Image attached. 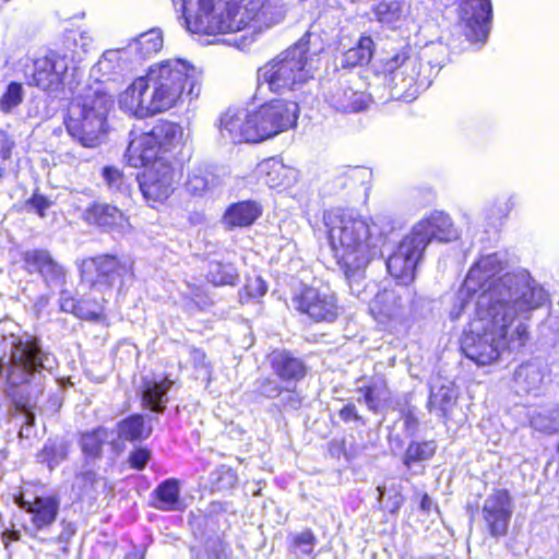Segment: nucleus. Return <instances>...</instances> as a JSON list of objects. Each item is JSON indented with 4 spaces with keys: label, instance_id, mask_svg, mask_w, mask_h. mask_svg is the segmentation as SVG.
Here are the masks:
<instances>
[{
    "label": "nucleus",
    "instance_id": "obj_1",
    "mask_svg": "<svg viewBox=\"0 0 559 559\" xmlns=\"http://www.w3.org/2000/svg\"><path fill=\"white\" fill-rule=\"evenodd\" d=\"M546 290L526 273L509 275L476 300L475 318L465 331L461 347L477 365L496 361L504 350H519L528 340L526 324L520 322L510 333L516 317L543 306Z\"/></svg>",
    "mask_w": 559,
    "mask_h": 559
},
{
    "label": "nucleus",
    "instance_id": "obj_2",
    "mask_svg": "<svg viewBox=\"0 0 559 559\" xmlns=\"http://www.w3.org/2000/svg\"><path fill=\"white\" fill-rule=\"evenodd\" d=\"M121 50H107L92 68V75L100 83L69 108L66 121L70 135L82 146L96 147L105 132L106 116L112 106L117 84L121 81Z\"/></svg>",
    "mask_w": 559,
    "mask_h": 559
},
{
    "label": "nucleus",
    "instance_id": "obj_3",
    "mask_svg": "<svg viewBox=\"0 0 559 559\" xmlns=\"http://www.w3.org/2000/svg\"><path fill=\"white\" fill-rule=\"evenodd\" d=\"M56 366V357L43 350L35 336L20 329L0 336V376L5 370V381L10 390L28 388L26 400L15 401L16 407L25 413L28 425L34 421L29 408L43 392L44 371L51 372Z\"/></svg>",
    "mask_w": 559,
    "mask_h": 559
},
{
    "label": "nucleus",
    "instance_id": "obj_4",
    "mask_svg": "<svg viewBox=\"0 0 559 559\" xmlns=\"http://www.w3.org/2000/svg\"><path fill=\"white\" fill-rule=\"evenodd\" d=\"M323 219L333 257L343 272L367 269L381 254L384 236L392 229L380 230V221L343 210L330 211Z\"/></svg>",
    "mask_w": 559,
    "mask_h": 559
},
{
    "label": "nucleus",
    "instance_id": "obj_5",
    "mask_svg": "<svg viewBox=\"0 0 559 559\" xmlns=\"http://www.w3.org/2000/svg\"><path fill=\"white\" fill-rule=\"evenodd\" d=\"M264 0H182L187 29L197 34L238 32L246 27L254 32L257 12Z\"/></svg>",
    "mask_w": 559,
    "mask_h": 559
},
{
    "label": "nucleus",
    "instance_id": "obj_6",
    "mask_svg": "<svg viewBox=\"0 0 559 559\" xmlns=\"http://www.w3.org/2000/svg\"><path fill=\"white\" fill-rule=\"evenodd\" d=\"M310 37L306 33L295 45L261 67L258 71L259 85H266L274 93H285L298 88L312 78Z\"/></svg>",
    "mask_w": 559,
    "mask_h": 559
},
{
    "label": "nucleus",
    "instance_id": "obj_7",
    "mask_svg": "<svg viewBox=\"0 0 559 559\" xmlns=\"http://www.w3.org/2000/svg\"><path fill=\"white\" fill-rule=\"evenodd\" d=\"M145 76L150 87L155 91V102L164 104L167 110L181 99L186 85L191 99L198 98L201 93L202 71L182 59L156 63Z\"/></svg>",
    "mask_w": 559,
    "mask_h": 559
},
{
    "label": "nucleus",
    "instance_id": "obj_8",
    "mask_svg": "<svg viewBox=\"0 0 559 559\" xmlns=\"http://www.w3.org/2000/svg\"><path fill=\"white\" fill-rule=\"evenodd\" d=\"M502 261L498 253H491L481 257L476 263L473 264L468 271L466 278L457 292V302L454 305L450 316L452 319H457L469 304V299L478 294L477 298L484 293L490 290L492 286L500 283L502 278L519 274L526 273L531 278V274L526 270H518L507 273L500 277L497 275L502 271Z\"/></svg>",
    "mask_w": 559,
    "mask_h": 559
},
{
    "label": "nucleus",
    "instance_id": "obj_9",
    "mask_svg": "<svg viewBox=\"0 0 559 559\" xmlns=\"http://www.w3.org/2000/svg\"><path fill=\"white\" fill-rule=\"evenodd\" d=\"M81 280L99 292L111 290L133 273L132 262L116 254H100L76 263Z\"/></svg>",
    "mask_w": 559,
    "mask_h": 559
},
{
    "label": "nucleus",
    "instance_id": "obj_10",
    "mask_svg": "<svg viewBox=\"0 0 559 559\" xmlns=\"http://www.w3.org/2000/svg\"><path fill=\"white\" fill-rule=\"evenodd\" d=\"M31 61L32 64H25L24 69L27 84L50 91L57 90L64 82L72 59L67 53L50 50Z\"/></svg>",
    "mask_w": 559,
    "mask_h": 559
},
{
    "label": "nucleus",
    "instance_id": "obj_11",
    "mask_svg": "<svg viewBox=\"0 0 559 559\" xmlns=\"http://www.w3.org/2000/svg\"><path fill=\"white\" fill-rule=\"evenodd\" d=\"M298 111L297 103L288 100H273L253 110L257 141L261 142L295 127Z\"/></svg>",
    "mask_w": 559,
    "mask_h": 559
},
{
    "label": "nucleus",
    "instance_id": "obj_12",
    "mask_svg": "<svg viewBox=\"0 0 559 559\" xmlns=\"http://www.w3.org/2000/svg\"><path fill=\"white\" fill-rule=\"evenodd\" d=\"M388 84L395 91L396 97L413 98L427 83L420 79V64L417 59L404 52L395 53L382 60Z\"/></svg>",
    "mask_w": 559,
    "mask_h": 559
},
{
    "label": "nucleus",
    "instance_id": "obj_13",
    "mask_svg": "<svg viewBox=\"0 0 559 559\" xmlns=\"http://www.w3.org/2000/svg\"><path fill=\"white\" fill-rule=\"evenodd\" d=\"M297 311L316 322H332L338 316L337 300L329 288L304 287L293 298Z\"/></svg>",
    "mask_w": 559,
    "mask_h": 559
},
{
    "label": "nucleus",
    "instance_id": "obj_14",
    "mask_svg": "<svg viewBox=\"0 0 559 559\" xmlns=\"http://www.w3.org/2000/svg\"><path fill=\"white\" fill-rule=\"evenodd\" d=\"M424 251L423 240H416L411 234L406 235L386 260L388 272L406 286L414 280L416 266Z\"/></svg>",
    "mask_w": 559,
    "mask_h": 559
},
{
    "label": "nucleus",
    "instance_id": "obj_15",
    "mask_svg": "<svg viewBox=\"0 0 559 559\" xmlns=\"http://www.w3.org/2000/svg\"><path fill=\"white\" fill-rule=\"evenodd\" d=\"M409 297V288L396 284L374 296L370 304V311L379 323L400 322L404 318Z\"/></svg>",
    "mask_w": 559,
    "mask_h": 559
},
{
    "label": "nucleus",
    "instance_id": "obj_16",
    "mask_svg": "<svg viewBox=\"0 0 559 559\" xmlns=\"http://www.w3.org/2000/svg\"><path fill=\"white\" fill-rule=\"evenodd\" d=\"M138 182L148 202H163L174 191L175 170L165 160L155 162L138 176Z\"/></svg>",
    "mask_w": 559,
    "mask_h": 559
},
{
    "label": "nucleus",
    "instance_id": "obj_17",
    "mask_svg": "<svg viewBox=\"0 0 559 559\" xmlns=\"http://www.w3.org/2000/svg\"><path fill=\"white\" fill-rule=\"evenodd\" d=\"M513 513L512 499L506 489H495L484 501L483 519L495 537L506 535Z\"/></svg>",
    "mask_w": 559,
    "mask_h": 559
},
{
    "label": "nucleus",
    "instance_id": "obj_18",
    "mask_svg": "<svg viewBox=\"0 0 559 559\" xmlns=\"http://www.w3.org/2000/svg\"><path fill=\"white\" fill-rule=\"evenodd\" d=\"M491 13L490 0H462L459 12L460 22L471 40L486 39Z\"/></svg>",
    "mask_w": 559,
    "mask_h": 559
},
{
    "label": "nucleus",
    "instance_id": "obj_19",
    "mask_svg": "<svg viewBox=\"0 0 559 559\" xmlns=\"http://www.w3.org/2000/svg\"><path fill=\"white\" fill-rule=\"evenodd\" d=\"M409 234L414 236L416 240H423V247L425 249L433 239L439 242H450L460 237V233L451 217L438 211L416 223Z\"/></svg>",
    "mask_w": 559,
    "mask_h": 559
},
{
    "label": "nucleus",
    "instance_id": "obj_20",
    "mask_svg": "<svg viewBox=\"0 0 559 559\" xmlns=\"http://www.w3.org/2000/svg\"><path fill=\"white\" fill-rule=\"evenodd\" d=\"M219 130L223 138H227L235 143L258 142L252 111L228 109L219 119Z\"/></svg>",
    "mask_w": 559,
    "mask_h": 559
},
{
    "label": "nucleus",
    "instance_id": "obj_21",
    "mask_svg": "<svg viewBox=\"0 0 559 559\" xmlns=\"http://www.w3.org/2000/svg\"><path fill=\"white\" fill-rule=\"evenodd\" d=\"M24 262L29 273H39L47 286L61 285L66 271L47 250H31L24 253Z\"/></svg>",
    "mask_w": 559,
    "mask_h": 559
},
{
    "label": "nucleus",
    "instance_id": "obj_22",
    "mask_svg": "<svg viewBox=\"0 0 559 559\" xmlns=\"http://www.w3.org/2000/svg\"><path fill=\"white\" fill-rule=\"evenodd\" d=\"M130 142L126 152V158L132 167H146L155 162L163 160L159 157L158 144L155 143L151 131L142 133H130Z\"/></svg>",
    "mask_w": 559,
    "mask_h": 559
},
{
    "label": "nucleus",
    "instance_id": "obj_23",
    "mask_svg": "<svg viewBox=\"0 0 559 559\" xmlns=\"http://www.w3.org/2000/svg\"><path fill=\"white\" fill-rule=\"evenodd\" d=\"M84 218L87 223L112 233L123 234L129 228L124 214L118 207L105 203H95L90 206L84 213Z\"/></svg>",
    "mask_w": 559,
    "mask_h": 559
},
{
    "label": "nucleus",
    "instance_id": "obj_24",
    "mask_svg": "<svg viewBox=\"0 0 559 559\" xmlns=\"http://www.w3.org/2000/svg\"><path fill=\"white\" fill-rule=\"evenodd\" d=\"M356 391L360 394L357 401L364 403L372 413H379L390 401V391L383 377L371 378Z\"/></svg>",
    "mask_w": 559,
    "mask_h": 559
},
{
    "label": "nucleus",
    "instance_id": "obj_25",
    "mask_svg": "<svg viewBox=\"0 0 559 559\" xmlns=\"http://www.w3.org/2000/svg\"><path fill=\"white\" fill-rule=\"evenodd\" d=\"M150 87L146 76H139L130 83L127 88L119 95L118 104L120 109H122L126 114L136 117L143 118L144 108H148L150 106L143 105V99L141 98L144 90ZM151 105V103L148 104Z\"/></svg>",
    "mask_w": 559,
    "mask_h": 559
},
{
    "label": "nucleus",
    "instance_id": "obj_26",
    "mask_svg": "<svg viewBox=\"0 0 559 559\" xmlns=\"http://www.w3.org/2000/svg\"><path fill=\"white\" fill-rule=\"evenodd\" d=\"M59 512V500L55 497H36L29 511L32 527L43 531L52 525Z\"/></svg>",
    "mask_w": 559,
    "mask_h": 559
},
{
    "label": "nucleus",
    "instance_id": "obj_27",
    "mask_svg": "<svg viewBox=\"0 0 559 559\" xmlns=\"http://www.w3.org/2000/svg\"><path fill=\"white\" fill-rule=\"evenodd\" d=\"M271 362L274 372L286 383L299 381L305 376L302 361L287 352H273Z\"/></svg>",
    "mask_w": 559,
    "mask_h": 559
},
{
    "label": "nucleus",
    "instance_id": "obj_28",
    "mask_svg": "<svg viewBox=\"0 0 559 559\" xmlns=\"http://www.w3.org/2000/svg\"><path fill=\"white\" fill-rule=\"evenodd\" d=\"M260 215L261 209L255 202L243 201L230 205L224 214L223 222L229 228L247 227Z\"/></svg>",
    "mask_w": 559,
    "mask_h": 559
},
{
    "label": "nucleus",
    "instance_id": "obj_29",
    "mask_svg": "<svg viewBox=\"0 0 559 559\" xmlns=\"http://www.w3.org/2000/svg\"><path fill=\"white\" fill-rule=\"evenodd\" d=\"M328 102L337 111L355 112L365 108V95L349 86H338L332 91Z\"/></svg>",
    "mask_w": 559,
    "mask_h": 559
},
{
    "label": "nucleus",
    "instance_id": "obj_30",
    "mask_svg": "<svg viewBox=\"0 0 559 559\" xmlns=\"http://www.w3.org/2000/svg\"><path fill=\"white\" fill-rule=\"evenodd\" d=\"M153 506L162 511H174L180 508V487L177 479L162 481L153 491Z\"/></svg>",
    "mask_w": 559,
    "mask_h": 559
},
{
    "label": "nucleus",
    "instance_id": "obj_31",
    "mask_svg": "<svg viewBox=\"0 0 559 559\" xmlns=\"http://www.w3.org/2000/svg\"><path fill=\"white\" fill-rule=\"evenodd\" d=\"M171 385V381L163 379L160 381H146L143 386V403L153 412L163 413L167 401L166 394Z\"/></svg>",
    "mask_w": 559,
    "mask_h": 559
},
{
    "label": "nucleus",
    "instance_id": "obj_32",
    "mask_svg": "<svg viewBox=\"0 0 559 559\" xmlns=\"http://www.w3.org/2000/svg\"><path fill=\"white\" fill-rule=\"evenodd\" d=\"M373 55V40L369 36H361L356 46L346 50L341 57L343 68H353L368 64Z\"/></svg>",
    "mask_w": 559,
    "mask_h": 559
},
{
    "label": "nucleus",
    "instance_id": "obj_33",
    "mask_svg": "<svg viewBox=\"0 0 559 559\" xmlns=\"http://www.w3.org/2000/svg\"><path fill=\"white\" fill-rule=\"evenodd\" d=\"M155 143L158 144L159 151H169L174 145L178 144L182 139V128L170 121H163L155 124L151 130Z\"/></svg>",
    "mask_w": 559,
    "mask_h": 559
},
{
    "label": "nucleus",
    "instance_id": "obj_34",
    "mask_svg": "<svg viewBox=\"0 0 559 559\" xmlns=\"http://www.w3.org/2000/svg\"><path fill=\"white\" fill-rule=\"evenodd\" d=\"M163 34L159 28H152L140 34L130 45L141 58H150L157 53L163 47Z\"/></svg>",
    "mask_w": 559,
    "mask_h": 559
},
{
    "label": "nucleus",
    "instance_id": "obj_35",
    "mask_svg": "<svg viewBox=\"0 0 559 559\" xmlns=\"http://www.w3.org/2000/svg\"><path fill=\"white\" fill-rule=\"evenodd\" d=\"M152 427L144 425L141 415H133L119 423L118 435L121 439L128 441H136L150 437Z\"/></svg>",
    "mask_w": 559,
    "mask_h": 559
},
{
    "label": "nucleus",
    "instance_id": "obj_36",
    "mask_svg": "<svg viewBox=\"0 0 559 559\" xmlns=\"http://www.w3.org/2000/svg\"><path fill=\"white\" fill-rule=\"evenodd\" d=\"M206 278L215 286L236 285L239 275L235 266L230 263L212 261L209 264Z\"/></svg>",
    "mask_w": 559,
    "mask_h": 559
},
{
    "label": "nucleus",
    "instance_id": "obj_37",
    "mask_svg": "<svg viewBox=\"0 0 559 559\" xmlns=\"http://www.w3.org/2000/svg\"><path fill=\"white\" fill-rule=\"evenodd\" d=\"M287 168L277 159L263 160L258 166V175L265 185L276 188L284 185Z\"/></svg>",
    "mask_w": 559,
    "mask_h": 559
},
{
    "label": "nucleus",
    "instance_id": "obj_38",
    "mask_svg": "<svg viewBox=\"0 0 559 559\" xmlns=\"http://www.w3.org/2000/svg\"><path fill=\"white\" fill-rule=\"evenodd\" d=\"M514 380L522 391L530 393L539 388L543 373L535 364H525L515 370Z\"/></svg>",
    "mask_w": 559,
    "mask_h": 559
},
{
    "label": "nucleus",
    "instance_id": "obj_39",
    "mask_svg": "<svg viewBox=\"0 0 559 559\" xmlns=\"http://www.w3.org/2000/svg\"><path fill=\"white\" fill-rule=\"evenodd\" d=\"M455 399L454 391L449 386L442 385L437 391L431 390L428 407L430 412L436 411L438 416L447 417L455 403Z\"/></svg>",
    "mask_w": 559,
    "mask_h": 559
},
{
    "label": "nucleus",
    "instance_id": "obj_40",
    "mask_svg": "<svg viewBox=\"0 0 559 559\" xmlns=\"http://www.w3.org/2000/svg\"><path fill=\"white\" fill-rule=\"evenodd\" d=\"M69 454V444L64 441H49L38 454V460L50 469L63 462Z\"/></svg>",
    "mask_w": 559,
    "mask_h": 559
},
{
    "label": "nucleus",
    "instance_id": "obj_41",
    "mask_svg": "<svg viewBox=\"0 0 559 559\" xmlns=\"http://www.w3.org/2000/svg\"><path fill=\"white\" fill-rule=\"evenodd\" d=\"M285 11L282 5H273L263 1L262 7L257 12L254 20V32L271 27L284 20Z\"/></svg>",
    "mask_w": 559,
    "mask_h": 559
},
{
    "label": "nucleus",
    "instance_id": "obj_42",
    "mask_svg": "<svg viewBox=\"0 0 559 559\" xmlns=\"http://www.w3.org/2000/svg\"><path fill=\"white\" fill-rule=\"evenodd\" d=\"M108 441V432L105 428L98 427L92 431H87L81 437L82 451L91 456L98 457L102 453L103 445Z\"/></svg>",
    "mask_w": 559,
    "mask_h": 559
},
{
    "label": "nucleus",
    "instance_id": "obj_43",
    "mask_svg": "<svg viewBox=\"0 0 559 559\" xmlns=\"http://www.w3.org/2000/svg\"><path fill=\"white\" fill-rule=\"evenodd\" d=\"M213 181L214 176L211 173L201 168H195L189 174L186 188L189 193L201 195L210 188V185Z\"/></svg>",
    "mask_w": 559,
    "mask_h": 559
},
{
    "label": "nucleus",
    "instance_id": "obj_44",
    "mask_svg": "<svg viewBox=\"0 0 559 559\" xmlns=\"http://www.w3.org/2000/svg\"><path fill=\"white\" fill-rule=\"evenodd\" d=\"M435 451L433 441L412 442L406 449L404 464L409 466L413 462L428 460L435 454Z\"/></svg>",
    "mask_w": 559,
    "mask_h": 559
},
{
    "label": "nucleus",
    "instance_id": "obj_45",
    "mask_svg": "<svg viewBox=\"0 0 559 559\" xmlns=\"http://www.w3.org/2000/svg\"><path fill=\"white\" fill-rule=\"evenodd\" d=\"M24 98V88L21 83L11 82L0 98V110L9 114L17 107Z\"/></svg>",
    "mask_w": 559,
    "mask_h": 559
},
{
    "label": "nucleus",
    "instance_id": "obj_46",
    "mask_svg": "<svg viewBox=\"0 0 559 559\" xmlns=\"http://www.w3.org/2000/svg\"><path fill=\"white\" fill-rule=\"evenodd\" d=\"M103 178L108 187L115 193H120L123 195L129 194V185L122 174L118 168L112 166H107L103 168Z\"/></svg>",
    "mask_w": 559,
    "mask_h": 559
},
{
    "label": "nucleus",
    "instance_id": "obj_47",
    "mask_svg": "<svg viewBox=\"0 0 559 559\" xmlns=\"http://www.w3.org/2000/svg\"><path fill=\"white\" fill-rule=\"evenodd\" d=\"M531 425L534 429L554 433L559 430V409H555L549 414L538 413L531 419Z\"/></svg>",
    "mask_w": 559,
    "mask_h": 559
},
{
    "label": "nucleus",
    "instance_id": "obj_48",
    "mask_svg": "<svg viewBox=\"0 0 559 559\" xmlns=\"http://www.w3.org/2000/svg\"><path fill=\"white\" fill-rule=\"evenodd\" d=\"M316 545L317 537L310 530H305L293 537V551L298 556H310Z\"/></svg>",
    "mask_w": 559,
    "mask_h": 559
},
{
    "label": "nucleus",
    "instance_id": "obj_49",
    "mask_svg": "<svg viewBox=\"0 0 559 559\" xmlns=\"http://www.w3.org/2000/svg\"><path fill=\"white\" fill-rule=\"evenodd\" d=\"M374 14L382 23H392L402 14V5L397 0L382 1L374 7Z\"/></svg>",
    "mask_w": 559,
    "mask_h": 559
},
{
    "label": "nucleus",
    "instance_id": "obj_50",
    "mask_svg": "<svg viewBox=\"0 0 559 559\" xmlns=\"http://www.w3.org/2000/svg\"><path fill=\"white\" fill-rule=\"evenodd\" d=\"M365 271L366 269H361L359 271L350 270L348 272H343L347 282L349 289L353 295L357 298H361L366 288L365 283Z\"/></svg>",
    "mask_w": 559,
    "mask_h": 559
},
{
    "label": "nucleus",
    "instance_id": "obj_51",
    "mask_svg": "<svg viewBox=\"0 0 559 559\" xmlns=\"http://www.w3.org/2000/svg\"><path fill=\"white\" fill-rule=\"evenodd\" d=\"M377 490L379 492V502L381 507L391 513H396L404 501L401 492L394 491L392 495L385 498V487L378 486Z\"/></svg>",
    "mask_w": 559,
    "mask_h": 559
},
{
    "label": "nucleus",
    "instance_id": "obj_52",
    "mask_svg": "<svg viewBox=\"0 0 559 559\" xmlns=\"http://www.w3.org/2000/svg\"><path fill=\"white\" fill-rule=\"evenodd\" d=\"M141 98L143 99L142 103L144 106H148V104L151 103L148 108H144V111L147 112L143 114V118L151 117L158 112H164L167 110L164 104L160 105V102H155V91L152 87H146L144 90V93H142Z\"/></svg>",
    "mask_w": 559,
    "mask_h": 559
},
{
    "label": "nucleus",
    "instance_id": "obj_53",
    "mask_svg": "<svg viewBox=\"0 0 559 559\" xmlns=\"http://www.w3.org/2000/svg\"><path fill=\"white\" fill-rule=\"evenodd\" d=\"M223 551V542L219 538H210L204 549L197 554V559H221Z\"/></svg>",
    "mask_w": 559,
    "mask_h": 559
},
{
    "label": "nucleus",
    "instance_id": "obj_54",
    "mask_svg": "<svg viewBox=\"0 0 559 559\" xmlns=\"http://www.w3.org/2000/svg\"><path fill=\"white\" fill-rule=\"evenodd\" d=\"M255 390L259 392L260 395L269 399L277 397L282 392V389L277 384V382L270 378L259 379L255 382Z\"/></svg>",
    "mask_w": 559,
    "mask_h": 559
},
{
    "label": "nucleus",
    "instance_id": "obj_55",
    "mask_svg": "<svg viewBox=\"0 0 559 559\" xmlns=\"http://www.w3.org/2000/svg\"><path fill=\"white\" fill-rule=\"evenodd\" d=\"M13 145L14 143L9 135L0 131V178L4 171L3 163L10 158Z\"/></svg>",
    "mask_w": 559,
    "mask_h": 559
},
{
    "label": "nucleus",
    "instance_id": "obj_56",
    "mask_svg": "<svg viewBox=\"0 0 559 559\" xmlns=\"http://www.w3.org/2000/svg\"><path fill=\"white\" fill-rule=\"evenodd\" d=\"M151 459V452L147 449L139 448L129 455L130 465L136 469H143Z\"/></svg>",
    "mask_w": 559,
    "mask_h": 559
},
{
    "label": "nucleus",
    "instance_id": "obj_57",
    "mask_svg": "<svg viewBox=\"0 0 559 559\" xmlns=\"http://www.w3.org/2000/svg\"><path fill=\"white\" fill-rule=\"evenodd\" d=\"M26 204L31 206L40 217H44L46 210L51 206V202L40 194H34Z\"/></svg>",
    "mask_w": 559,
    "mask_h": 559
},
{
    "label": "nucleus",
    "instance_id": "obj_58",
    "mask_svg": "<svg viewBox=\"0 0 559 559\" xmlns=\"http://www.w3.org/2000/svg\"><path fill=\"white\" fill-rule=\"evenodd\" d=\"M430 50H431V52H436L438 55V57L436 59H429L428 62H429L430 67L441 69L447 61V57H448L447 47H444L442 44H438V45H433Z\"/></svg>",
    "mask_w": 559,
    "mask_h": 559
},
{
    "label": "nucleus",
    "instance_id": "obj_59",
    "mask_svg": "<svg viewBox=\"0 0 559 559\" xmlns=\"http://www.w3.org/2000/svg\"><path fill=\"white\" fill-rule=\"evenodd\" d=\"M340 418L344 421H362V417L358 414L356 406L348 403L340 411Z\"/></svg>",
    "mask_w": 559,
    "mask_h": 559
},
{
    "label": "nucleus",
    "instance_id": "obj_60",
    "mask_svg": "<svg viewBox=\"0 0 559 559\" xmlns=\"http://www.w3.org/2000/svg\"><path fill=\"white\" fill-rule=\"evenodd\" d=\"M247 289H248V294L251 297L257 298V297L263 296L266 293L267 287H266L265 283L260 277H257L247 284Z\"/></svg>",
    "mask_w": 559,
    "mask_h": 559
},
{
    "label": "nucleus",
    "instance_id": "obj_61",
    "mask_svg": "<svg viewBox=\"0 0 559 559\" xmlns=\"http://www.w3.org/2000/svg\"><path fill=\"white\" fill-rule=\"evenodd\" d=\"M21 538V533L19 531H4L1 535L2 543L4 547L8 548L9 543L11 540H19Z\"/></svg>",
    "mask_w": 559,
    "mask_h": 559
},
{
    "label": "nucleus",
    "instance_id": "obj_62",
    "mask_svg": "<svg viewBox=\"0 0 559 559\" xmlns=\"http://www.w3.org/2000/svg\"><path fill=\"white\" fill-rule=\"evenodd\" d=\"M188 287L190 288V294L194 298V301L199 305L200 302L205 304V301L202 298V289L201 287H198L197 285L188 284Z\"/></svg>",
    "mask_w": 559,
    "mask_h": 559
},
{
    "label": "nucleus",
    "instance_id": "obj_63",
    "mask_svg": "<svg viewBox=\"0 0 559 559\" xmlns=\"http://www.w3.org/2000/svg\"><path fill=\"white\" fill-rule=\"evenodd\" d=\"M15 503L20 509H23L27 513H29L32 509V501L26 500L23 496H19L15 498Z\"/></svg>",
    "mask_w": 559,
    "mask_h": 559
},
{
    "label": "nucleus",
    "instance_id": "obj_64",
    "mask_svg": "<svg viewBox=\"0 0 559 559\" xmlns=\"http://www.w3.org/2000/svg\"><path fill=\"white\" fill-rule=\"evenodd\" d=\"M431 507H432L431 498L427 493H424L421 497V500H420V509L425 512H429L431 510Z\"/></svg>",
    "mask_w": 559,
    "mask_h": 559
}]
</instances>
